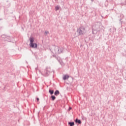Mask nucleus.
<instances>
[{"label":"nucleus","mask_w":126,"mask_h":126,"mask_svg":"<svg viewBox=\"0 0 126 126\" xmlns=\"http://www.w3.org/2000/svg\"><path fill=\"white\" fill-rule=\"evenodd\" d=\"M63 47L53 46L51 52H52L53 54H54V55H58L59 54H61V53H63Z\"/></svg>","instance_id":"obj_1"},{"label":"nucleus","mask_w":126,"mask_h":126,"mask_svg":"<svg viewBox=\"0 0 126 126\" xmlns=\"http://www.w3.org/2000/svg\"><path fill=\"white\" fill-rule=\"evenodd\" d=\"M35 39L34 37L31 36L30 38V46L33 49H37V44L36 43H34V41Z\"/></svg>","instance_id":"obj_2"},{"label":"nucleus","mask_w":126,"mask_h":126,"mask_svg":"<svg viewBox=\"0 0 126 126\" xmlns=\"http://www.w3.org/2000/svg\"><path fill=\"white\" fill-rule=\"evenodd\" d=\"M100 27H101V23L98 22L95 24V29H93L92 32L93 34H97V32L100 29Z\"/></svg>","instance_id":"obj_3"},{"label":"nucleus","mask_w":126,"mask_h":126,"mask_svg":"<svg viewBox=\"0 0 126 126\" xmlns=\"http://www.w3.org/2000/svg\"><path fill=\"white\" fill-rule=\"evenodd\" d=\"M79 35H83L85 33V29L84 27H80L77 31Z\"/></svg>","instance_id":"obj_4"},{"label":"nucleus","mask_w":126,"mask_h":126,"mask_svg":"<svg viewBox=\"0 0 126 126\" xmlns=\"http://www.w3.org/2000/svg\"><path fill=\"white\" fill-rule=\"evenodd\" d=\"M69 78V76L68 75H64L63 77V80H66Z\"/></svg>","instance_id":"obj_5"},{"label":"nucleus","mask_w":126,"mask_h":126,"mask_svg":"<svg viewBox=\"0 0 126 126\" xmlns=\"http://www.w3.org/2000/svg\"><path fill=\"white\" fill-rule=\"evenodd\" d=\"M54 94L55 95V96H58V95H59L60 94V92L58 90H57L55 93Z\"/></svg>","instance_id":"obj_6"},{"label":"nucleus","mask_w":126,"mask_h":126,"mask_svg":"<svg viewBox=\"0 0 126 126\" xmlns=\"http://www.w3.org/2000/svg\"><path fill=\"white\" fill-rule=\"evenodd\" d=\"M75 123H77L78 124H81V121H80V120L76 119Z\"/></svg>","instance_id":"obj_7"},{"label":"nucleus","mask_w":126,"mask_h":126,"mask_svg":"<svg viewBox=\"0 0 126 126\" xmlns=\"http://www.w3.org/2000/svg\"><path fill=\"white\" fill-rule=\"evenodd\" d=\"M68 125H69L70 126H74V122H69Z\"/></svg>","instance_id":"obj_8"},{"label":"nucleus","mask_w":126,"mask_h":126,"mask_svg":"<svg viewBox=\"0 0 126 126\" xmlns=\"http://www.w3.org/2000/svg\"><path fill=\"white\" fill-rule=\"evenodd\" d=\"M7 39H8V42H11V39H12V37H7Z\"/></svg>","instance_id":"obj_9"},{"label":"nucleus","mask_w":126,"mask_h":126,"mask_svg":"<svg viewBox=\"0 0 126 126\" xmlns=\"http://www.w3.org/2000/svg\"><path fill=\"white\" fill-rule=\"evenodd\" d=\"M51 98L52 101H55V100H56V96H55V95H52Z\"/></svg>","instance_id":"obj_10"},{"label":"nucleus","mask_w":126,"mask_h":126,"mask_svg":"<svg viewBox=\"0 0 126 126\" xmlns=\"http://www.w3.org/2000/svg\"><path fill=\"white\" fill-rule=\"evenodd\" d=\"M49 92L50 93L51 95H53V94H54V90H49Z\"/></svg>","instance_id":"obj_11"},{"label":"nucleus","mask_w":126,"mask_h":126,"mask_svg":"<svg viewBox=\"0 0 126 126\" xmlns=\"http://www.w3.org/2000/svg\"><path fill=\"white\" fill-rule=\"evenodd\" d=\"M60 9V6L59 5H57L55 7V10L56 11H58Z\"/></svg>","instance_id":"obj_12"},{"label":"nucleus","mask_w":126,"mask_h":126,"mask_svg":"<svg viewBox=\"0 0 126 126\" xmlns=\"http://www.w3.org/2000/svg\"><path fill=\"white\" fill-rule=\"evenodd\" d=\"M45 35H47V34H49V32L48 31H45L44 33Z\"/></svg>","instance_id":"obj_13"},{"label":"nucleus","mask_w":126,"mask_h":126,"mask_svg":"<svg viewBox=\"0 0 126 126\" xmlns=\"http://www.w3.org/2000/svg\"><path fill=\"white\" fill-rule=\"evenodd\" d=\"M50 69V68H48L46 69V71H48V72H49V70Z\"/></svg>","instance_id":"obj_14"},{"label":"nucleus","mask_w":126,"mask_h":126,"mask_svg":"<svg viewBox=\"0 0 126 126\" xmlns=\"http://www.w3.org/2000/svg\"><path fill=\"white\" fill-rule=\"evenodd\" d=\"M36 100H37V102H39V100H40V99H39V98H37Z\"/></svg>","instance_id":"obj_15"},{"label":"nucleus","mask_w":126,"mask_h":126,"mask_svg":"<svg viewBox=\"0 0 126 126\" xmlns=\"http://www.w3.org/2000/svg\"><path fill=\"white\" fill-rule=\"evenodd\" d=\"M71 110V107H69V110Z\"/></svg>","instance_id":"obj_16"},{"label":"nucleus","mask_w":126,"mask_h":126,"mask_svg":"<svg viewBox=\"0 0 126 126\" xmlns=\"http://www.w3.org/2000/svg\"><path fill=\"white\" fill-rule=\"evenodd\" d=\"M92 0V1H93V0Z\"/></svg>","instance_id":"obj_17"},{"label":"nucleus","mask_w":126,"mask_h":126,"mask_svg":"<svg viewBox=\"0 0 126 126\" xmlns=\"http://www.w3.org/2000/svg\"><path fill=\"white\" fill-rule=\"evenodd\" d=\"M61 63V64H63L62 63Z\"/></svg>","instance_id":"obj_18"}]
</instances>
